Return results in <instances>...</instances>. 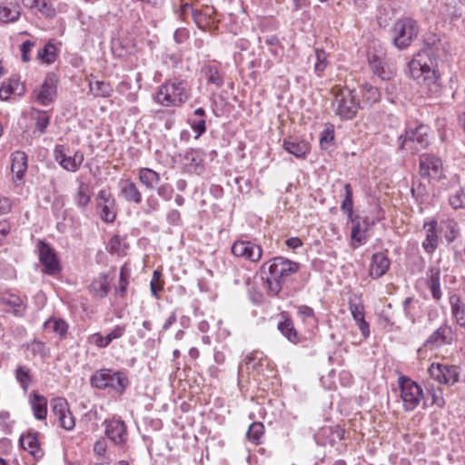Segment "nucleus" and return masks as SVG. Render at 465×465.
<instances>
[{"mask_svg":"<svg viewBox=\"0 0 465 465\" xmlns=\"http://www.w3.org/2000/svg\"><path fill=\"white\" fill-rule=\"evenodd\" d=\"M450 51V45L443 39L429 43L409 63V70L413 79L428 87L429 92H440L439 76L436 73L437 59L444 57Z\"/></svg>","mask_w":465,"mask_h":465,"instance_id":"obj_1","label":"nucleus"},{"mask_svg":"<svg viewBox=\"0 0 465 465\" xmlns=\"http://www.w3.org/2000/svg\"><path fill=\"white\" fill-rule=\"evenodd\" d=\"M262 268H267L270 274L266 280L269 292L272 295H277L282 291L283 284L299 271L300 264L278 256L264 262Z\"/></svg>","mask_w":465,"mask_h":465,"instance_id":"obj_2","label":"nucleus"},{"mask_svg":"<svg viewBox=\"0 0 465 465\" xmlns=\"http://www.w3.org/2000/svg\"><path fill=\"white\" fill-rule=\"evenodd\" d=\"M331 93L333 94L331 109L334 114L342 121L356 117L361 104L355 91L346 86H334Z\"/></svg>","mask_w":465,"mask_h":465,"instance_id":"obj_3","label":"nucleus"},{"mask_svg":"<svg viewBox=\"0 0 465 465\" xmlns=\"http://www.w3.org/2000/svg\"><path fill=\"white\" fill-rule=\"evenodd\" d=\"M189 97L187 83L178 78H173L163 84L155 95L157 104L165 106H180Z\"/></svg>","mask_w":465,"mask_h":465,"instance_id":"obj_4","label":"nucleus"},{"mask_svg":"<svg viewBox=\"0 0 465 465\" xmlns=\"http://www.w3.org/2000/svg\"><path fill=\"white\" fill-rule=\"evenodd\" d=\"M92 386L97 389H112L123 393L129 384L127 377L121 371L111 369H101L96 371L90 379Z\"/></svg>","mask_w":465,"mask_h":465,"instance_id":"obj_5","label":"nucleus"},{"mask_svg":"<svg viewBox=\"0 0 465 465\" xmlns=\"http://www.w3.org/2000/svg\"><path fill=\"white\" fill-rule=\"evenodd\" d=\"M398 388L404 411H412L415 410L423 398L422 388L406 376L399 377Z\"/></svg>","mask_w":465,"mask_h":465,"instance_id":"obj_6","label":"nucleus"},{"mask_svg":"<svg viewBox=\"0 0 465 465\" xmlns=\"http://www.w3.org/2000/svg\"><path fill=\"white\" fill-rule=\"evenodd\" d=\"M419 33V26L415 20L410 17L399 19L393 26V41L400 49L409 46Z\"/></svg>","mask_w":465,"mask_h":465,"instance_id":"obj_7","label":"nucleus"},{"mask_svg":"<svg viewBox=\"0 0 465 465\" xmlns=\"http://www.w3.org/2000/svg\"><path fill=\"white\" fill-rule=\"evenodd\" d=\"M105 436L117 447L124 448L128 441L125 422L120 417L106 419L103 422Z\"/></svg>","mask_w":465,"mask_h":465,"instance_id":"obj_8","label":"nucleus"},{"mask_svg":"<svg viewBox=\"0 0 465 465\" xmlns=\"http://www.w3.org/2000/svg\"><path fill=\"white\" fill-rule=\"evenodd\" d=\"M54 158L55 162L65 171L76 173L83 162L84 153L80 151L74 152V155L66 153V148L63 144H56L54 149Z\"/></svg>","mask_w":465,"mask_h":465,"instance_id":"obj_9","label":"nucleus"},{"mask_svg":"<svg viewBox=\"0 0 465 465\" xmlns=\"http://www.w3.org/2000/svg\"><path fill=\"white\" fill-rule=\"evenodd\" d=\"M430 376L440 384L453 385L459 381V368L454 365L432 363L428 370Z\"/></svg>","mask_w":465,"mask_h":465,"instance_id":"obj_10","label":"nucleus"},{"mask_svg":"<svg viewBox=\"0 0 465 465\" xmlns=\"http://www.w3.org/2000/svg\"><path fill=\"white\" fill-rule=\"evenodd\" d=\"M100 217L105 223H113L116 217L115 201L108 189H102L95 198Z\"/></svg>","mask_w":465,"mask_h":465,"instance_id":"obj_11","label":"nucleus"},{"mask_svg":"<svg viewBox=\"0 0 465 465\" xmlns=\"http://www.w3.org/2000/svg\"><path fill=\"white\" fill-rule=\"evenodd\" d=\"M232 252L236 257L257 262L262 258V249L260 245L250 241L238 240L232 244Z\"/></svg>","mask_w":465,"mask_h":465,"instance_id":"obj_12","label":"nucleus"},{"mask_svg":"<svg viewBox=\"0 0 465 465\" xmlns=\"http://www.w3.org/2000/svg\"><path fill=\"white\" fill-rule=\"evenodd\" d=\"M51 407L53 414L57 418L62 428L66 430H71L74 428V418L69 410V406L65 399H54L51 402Z\"/></svg>","mask_w":465,"mask_h":465,"instance_id":"obj_13","label":"nucleus"},{"mask_svg":"<svg viewBox=\"0 0 465 465\" xmlns=\"http://www.w3.org/2000/svg\"><path fill=\"white\" fill-rule=\"evenodd\" d=\"M420 173L422 177L440 180L443 174V164L441 160L431 154L420 155Z\"/></svg>","mask_w":465,"mask_h":465,"instance_id":"obj_14","label":"nucleus"},{"mask_svg":"<svg viewBox=\"0 0 465 465\" xmlns=\"http://www.w3.org/2000/svg\"><path fill=\"white\" fill-rule=\"evenodd\" d=\"M56 96V81L53 75L45 77L43 84L33 92L34 100L41 105L52 104Z\"/></svg>","mask_w":465,"mask_h":465,"instance_id":"obj_15","label":"nucleus"},{"mask_svg":"<svg viewBox=\"0 0 465 465\" xmlns=\"http://www.w3.org/2000/svg\"><path fill=\"white\" fill-rule=\"evenodd\" d=\"M428 127L422 124L415 127L414 129L409 128L406 130L404 135L400 136V140L403 139L401 147L405 148L408 143H417L418 146H410V149L418 150L424 148L429 144Z\"/></svg>","mask_w":465,"mask_h":465,"instance_id":"obj_16","label":"nucleus"},{"mask_svg":"<svg viewBox=\"0 0 465 465\" xmlns=\"http://www.w3.org/2000/svg\"><path fill=\"white\" fill-rule=\"evenodd\" d=\"M38 252L39 260L44 266V272L50 275L58 273L61 268L54 250L48 244L39 242Z\"/></svg>","mask_w":465,"mask_h":465,"instance_id":"obj_17","label":"nucleus"},{"mask_svg":"<svg viewBox=\"0 0 465 465\" xmlns=\"http://www.w3.org/2000/svg\"><path fill=\"white\" fill-rule=\"evenodd\" d=\"M352 223L351 232V245L353 248L364 244L367 242L365 233L370 230L373 222H371L368 217L360 218L359 216L350 219Z\"/></svg>","mask_w":465,"mask_h":465,"instance_id":"obj_18","label":"nucleus"},{"mask_svg":"<svg viewBox=\"0 0 465 465\" xmlns=\"http://www.w3.org/2000/svg\"><path fill=\"white\" fill-rule=\"evenodd\" d=\"M349 310L362 336L368 338L370 336V326L365 321L364 305L360 297L355 296L349 300Z\"/></svg>","mask_w":465,"mask_h":465,"instance_id":"obj_19","label":"nucleus"},{"mask_svg":"<svg viewBox=\"0 0 465 465\" xmlns=\"http://www.w3.org/2000/svg\"><path fill=\"white\" fill-rule=\"evenodd\" d=\"M453 340V331L448 324H442L434 331L426 340L424 346L436 349L442 345L450 344Z\"/></svg>","mask_w":465,"mask_h":465,"instance_id":"obj_20","label":"nucleus"},{"mask_svg":"<svg viewBox=\"0 0 465 465\" xmlns=\"http://www.w3.org/2000/svg\"><path fill=\"white\" fill-rule=\"evenodd\" d=\"M438 223L436 220H430L424 223L423 231L425 233V239L421 245L423 250L429 253H433L439 246V234H438Z\"/></svg>","mask_w":465,"mask_h":465,"instance_id":"obj_21","label":"nucleus"},{"mask_svg":"<svg viewBox=\"0 0 465 465\" xmlns=\"http://www.w3.org/2000/svg\"><path fill=\"white\" fill-rule=\"evenodd\" d=\"M183 168L188 173H203L204 164L201 152L193 149L187 151L183 156Z\"/></svg>","mask_w":465,"mask_h":465,"instance_id":"obj_22","label":"nucleus"},{"mask_svg":"<svg viewBox=\"0 0 465 465\" xmlns=\"http://www.w3.org/2000/svg\"><path fill=\"white\" fill-rule=\"evenodd\" d=\"M391 262L383 252H376L371 256L370 276L378 279L383 276L389 270Z\"/></svg>","mask_w":465,"mask_h":465,"instance_id":"obj_23","label":"nucleus"},{"mask_svg":"<svg viewBox=\"0 0 465 465\" xmlns=\"http://www.w3.org/2000/svg\"><path fill=\"white\" fill-rule=\"evenodd\" d=\"M19 441L22 448L34 458L39 460L44 456V450L40 447L36 432H27L21 435Z\"/></svg>","mask_w":465,"mask_h":465,"instance_id":"obj_24","label":"nucleus"},{"mask_svg":"<svg viewBox=\"0 0 465 465\" xmlns=\"http://www.w3.org/2000/svg\"><path fill=\"white\" fill-rule=\"evenodd\" d=\"M121 195L127 201L139 204L142 203V193L136 184L129 180H122L119 183Z\"/></svg>","mask_w":465,"mask_h":465,"instance_id":"obj_25","label":"nucleus"},{"mask_svg":"<svg viewBox=\"0 0 465 465\" xmlns=\"http://www.w3.org/2000/svg\"><path fill=\"white\" fill-rule=\"evenodd\" d=\"M111 289V281L106 274H100L94 279L89 286V291L94 297L104 298Z\"/></svg>","mask_w":465,"mask_h":465,"instance_id":"obj_26","label":"nucleus"},{"mask_svg":"<svg viewBox=\"0 0 465 465\" xmlns=\"http://www.w3.org/2000/svg\"><path fill=\"white\" fill-rule=\"evenodd\" d=\"M283 148L297 158H305L310 152V144L305 141L288 139L283 142Z\"/></svg>","mask_w":465,"mask_h":465,"instance_id":"obj_27","label":"nucleus"},{"mask_svg":"<svg viewBox=\"0 0 465 465\" xmlns=\"http://www.w3.org/2000/svg\"><path fill=\"white\" fill-rule=\"evenodd\" d=\"M27 170V156L25 153L17 151L12 154L11 171L18 180L23 179Z\"/></svg>","mask_w":465,"mask_h":465,"instance_id":"obj_28","label":"nucleus"},{"mask_svg":"<svg viewBox=\"0 0 465 465\" xmlns=\"http://www.w3.org/2000/svg\"><path fill=\"white\" fill-rule=\"evenodd\" d=\"M450 304L451 308V315L455 319L457 324L465 328V304L457 294H452L450 297Z\"/></svg>","mask_w":465,"mask_h":465,"instance_id":"obj_29","label":"nucleus"},{"mask_svg":"<svg viewBox=\"0 0 465 465\" xmlns=\"http://www.w3.org/2000/svg\"><path fill=\"white\" fill-rule=\"evenodd\" d=\"M21 15L20 6L17 4L0 3V22L12 23L16 21Z\"/></svg>","mask_w":465,"mask_h":465,"instance_id":"obj_30","label":"nucleus"},{"mask_svg":"<svg viewBox=\"0 0 465 465\" xmlns=\"http://www.w3.org/2000/svg\"><path fill=\"white\" fill-rule=\"evenodd\" d=\"M34 415L37 420H43L47 415V400L45 397L34 392L30 399Z\"/></svg>","mask_w":465,"mask_h":465,"instance_id":"obj_31","label":"nucleus"},{"mask_svg":"<svg viewBox=\"0 0 465 465\" xmlns=\"http://www.w3.org/2000/svg\"><path fill=\"white\" fill-rule=\"evenodd\" d=\"M369 64L372 72L382 80H389L392 75V71L385 69L383 59L376 54L369 56Z\"/></svg>","mask_w":465,"mask_h":465,"instance_id":"obj_32","label":"nucleus"},{"mask_svg":"<svg viewBox=\"0 0 465 465\" xmlns=\"http://www.w3.org/2000/svg\"><path fill=\"white\" fill-rule=\"evenodd\" d=\"M278 330L289 341L294 344H297L302 341L301 336L295 330L291 319H285L282 322H279Z\"/></svg>","mask_w":465,"mask_h":465,"instance_id":"obj_33","label":"nucleus"},{"mask_svg":"<svg viewBox=\"0 0 465 465\" xmlns=\"http://www.w3.org/2000/svg\"><path fill=\"white\" fill-rule=\"evenodd\" d=\"M131 278V267L128 263H124L120 269L118 284L115 287V292L120 297H125L127 287Z\"/></svg>","mask_w":465,"mask_h":465,"instance_id":"obj_34","label":"nucleus"},{"mask_svg":"<svg viewBox=\"0 0 465 465\" xmlns=\"http://www.w3.org/2000/svg\"><path fill=\"white\" fill-rule=\"evenodd\" d=\"M91 198L92 193L89 185L84 183H81L78 185L77 191L74 196V203L79 208H84L91 202Z\"/></svg>","mask_w":465,"mask_h":465,"instance_id":"obj_35","label":"nucleus"},{"mask_svg":"<svg viewBox=\"0 0 465 465\" xmlns=\"http://www.w3.org/2000/svg\"><path fill=\"white\" fill-rule=\"evenodd\" d=\"M23 4L28 8L37 9L46 16L53 17L55 15V11L49 0H23Z\"/></svg>","mask_w":465,"mask_h":465,"instance_id":"obj_36","label":"nucleus"},{"mask_svg":"<svg viewBox=\"0 0 465 465\" xmlns=\"http://www.w3.org/2000/svg\"><path fill=\"white\" fill-rule=\"evenodd\" d=\"M139 180L148 189H153L160 181V174L150 168L139 170Z\"/></svg>","mask_w":465,"mask_h":465,"instance_id":"obj_37","label":"nucleus"},{"mask_svg":"<svg viewBox=\"0 0 465 465\" xmlns=\"http://www.w3.org/2000/svg\"><path fill=\"white\" fill-rule=\"evenodd\" d=\"M0 302L2 304L13 309V312L15 315H20L22 313L23 301L16 294L10 292L2 293L0 296Z\"/></svg>","mask_w":465,"mask_h":465,"instance_id":"obj_38","label":"nucleus"},{"mask_svg":"<svg viewBox=\"0 0 465 465\" xmlns=\"http://www.w3.org/2000/svg\"><path fill=\"white\" fill-rule=\"evenodd\" d=\"M31 117L35 122V130L40 134H44L50 122V115L47 112L33 109Z\"/></svg>","mask_w":465,"mask_h":465,"instance_id":"obj_39","label":"nucleus"},{"mask_svg":"<svg viewBox=\"0 0 465 465\" xmlns=\"http://www.w3.org/2000/svg\"><path fill=\"white\" fill-rule=\"evenodd\" d=\"M90 92L96 97H109L113 94V87L104 81H92L89 83Z\"/></svg>","mask_w":465,"mask_h":465,"instance_id":"obj_40","label":"nucleus"},{"mask_svg":"<svg viewBox=\"0 0 465 465\" xmlns=\"http://www.w3.org/2000/svg\"><path fill=\"white\" fill-rule=\"evenodd\" d=\"M115 341L109 332L103 334L102 332H95L91 334L87 341L88 343L96 346L99 349H104L110 345L111 342Z\"/></svg>","mask_w":465,"mask_h":465,"instance_id":"obj_41","label":"nucleus"},{"mask_svg":"<svg viewBox=\"0 0 465 465\" xmlns=\"http://www.w3.org/2000/svg\"><path fill=\"white\" fill-rule=\"evenodd\" d=\"M56 47L54 45L48 43L38 51L37 58L47 64L54 63L56 59Z\"/></svg>","mask_w":465,"mask_h":465,"instance_id":"obj_42","label":"nucleus"},{"mask_svg":"<svg viewBox=\"0 0 465 465\" xmlns=\"http://www.w3.org/2000/svg\"><path fill=\"white\" fill-rule=\"evenodd\" d=\"M341 208L347 213L349 219L353 217L352 188L350 183H346L344 185V199L341 203Z\"/></svg>","mask_w":465,"mask_h":465,"instance_id":"obj_43","label":"nucleus"},{"mask_svg":"<svg viewBox=\"0 0 465 465\" xmlns=\"http://www.w3.org/2000/svg\"><path fill=\"white\" fill-rule=\"evenodd\" d=\"M46 330L52 331L59 335H64L67 332L68 325L62 319L50 318L45 324Z\"/></svg>","mask_w":465,"mask_h":465,"instance_id":"obj_44","label":"nucleus"},{"mask_svg":"<svg viewBox=\"0 0 465 465\" xmlns=\"http://www.w3.org/2000/svg\"><path fill=\"white\" fill-rule=\"evenodd\" d=\"M428 287L430 290L431 295L433 299L436 301L440 300L442 293L440 290V271L436 270L435 272H431V275L428 280Z\"/></svg>","mask_w":465,"mask_h":465,"instance_id":"obj_45","label":"nucleus"},{"mask_svg":"<svg viewBox=\"0 0 465 465\" xmlns=\"http://www.w3.org/2000/svg\"><path fill=\"white\" fill-rule=\"evenodd\" d=\"M334 141V126L331 124H325L324 129L320 135V146L323 150H327Z\"/></svg>","mask_w":465,"mask_h":465,"instance_id":"obj_46","label":"nucleus"},{"mask_svg":"<svg viewBox=\"0 0 465 465\" xmlns=\"http://www.w3.org/2000/svg\"><path fill=\"white\" fill-rule=\"evenodd\" d=\"M362 97L366 103L372 104L380 100L381 93L377 87L366 83L362 85Z\"/></svg>","mask_w":465,"mask_h":465,"instance_id":"obj_47","label":"nucleus"},{"mask_svg":"<svg viewBox=\"0 0 465 465\" xmlns=\"http://www.w3.org/2000/svg\"><path fill=\"white\" fill-rule=\"evenodd\" d=\"M203 73L209 84H214L218 88L223 84V77L216 67L212 65L206 66L203 68Z\"/></svg>","mask_w":465,"mask_h":465,"instance_id":"obj_48","label":"nucleus"},{"mask_svg":"<svg viewBox=\"0 0 465 465\" xmlns=\"http://www.w3.org/2000/svg\"><path fill=\"white\" fill-rule=\"evenodd\" d=\"M263 433V424L262 422H253L249 427V430L247 431V438L254 444H260Z\"/></svg>","mask_w":465,"mask_h":465,"instance_id":"obj_49","label":"nucleus"},{"mask_svg":"<svg viewBox=\"0 0 465 465\" xmlns=\"http://www.w3.org/2000/svg\"><path fill=\"white\" fill-rule=\"evenodd\" d=\"M29 371V369L25 366L18 367L15 371V378L25 391H27L31 382V376Z\"/></svg>","mask_w":465,"mask_h":465,"instance_id":"obj_50","label":"nucleus"},{"mask_svg":"<svg viewBox=\"0 0 465 465\" xmlns=\"http://www.w3.org/2000/svg\"><path fill=\"white\" fill-rule=\"evenodd\" d=\"M450 204L455 208H465V185L450 196Z\"/></svg>","mask_w":465,"mask_h":465,"instance_id":"obj_51","label":"nucleus"},{"mask_svg":"<svg viewBox=\"0 0 465 465\" xmlns=\"http://www.w3.org/2000/svg\"><path fill=\"white\" fill-rule=\"evenodd\" d=\"M316 63L314 65L315 73L320 76L328 65L327 54L323 50L316 49Z\"/></svg>","mask_w":465,"mask_h":465,"instance_id":"obj_52","label":"nucleus"},{"mask_svg":"<svg viewBox=\"0 0 465 465\" xmlns=\"http://www.w3.org/2000/svg\"><path fill=\"white\" fill-rule=\"evenodd\" d=\"M18 85L17 81L4 82L0 87V99L7 100L11 94L15 93Z\"/></svg>","mask_w":465,"mask_h":465,"instance_id":"obj_53","label":"nucleus"},{"mask_svg":"<svg viewBox=\"0 0 465 465\" xmlns=\"http://www.w3.org/2000/svg\"><path fill=\"white\" fill-rule=\"evenodd\" d=\"M427 392L431 396V404H435L440 408H442L445 405V400L441 388L430 386L427 388Z\"/></svg>","mask_w":465,"mask_h":465,"instance_id":"obj_54","label":"nucleus"},{"mask_svg":"<svg viewBox=\"0 0 465 465\" xmlns=\"http://www.w3.org/2000/svg\"><path fill=\"white\" fill-rule=\"evenodd\" d=\"M162 273L159 271H154L150 282V289L153 296L158 298V293L163 290V283L161 282Z\"/></svg>","mask_w":465,"mask_h":465,"instance_id":"obj_55","label":"nucleus"},{"mask_svg":"<svg viewBox=\"0 0 465 465\" xmlns=\"http://www.w3.org/2000/svg\"><path fill=\"white\" fill-rule=\"evenodd\" d=\"M297 313H298L299 317L304 322H306V321H312L313 322H316L313 310L307 305H300L298 307Z\"/></svg>","mask_w":465,"mask_h":465,"instance_id":"obj_56","label":"nucleus"},{"mask_svg":"<svg viewBox=\"0 0 465 465\" xmlns=\"http://www.w3.org/2000/svg\"><path fill=\"white\" fill-rule=\"evenodd\" d=\"M191 128L196 133V138L200 137L206 131L204 118H194L190 120Z\"/></svg>","mask_w":465,"mask_h":465,"instance_id":"obj_57","label":"nucleus"},{"mask_svg":"<svg viewBox=\"0 0 465 465\" xmlns=\"http://www.w3.org/2000/svg\"><path fill=\"white\" fill-rule=\"evenodd\" d=\"M245 361V363L249 369L252 368L259 371L258 366H262V353L258 351L252 353L250 356H247Z\"/></svg>","mask_w":465,"mask_h":465,"instance_id":"obj_58","label":"nucleus"},{"mask_svg":"<svg viewBox=\"0 0 465 465\" xmlns=\"http://www.w3.org/2000/svg\"><path fill=\"white\" fill-rule=\"evenodd\" d=\"M173 187L168 183L162 184L157 188L158 195L165 201L171 200L173 196Z\"/></svg>","mask_w":465,"mask_h":465,"instance_id":"obj_59","label":"nucleus"},{"mask_svg":"<svg viewBox=\"0 0 465 465\" xmlns=\"http://www.w3.org/2000/svg\"><path fill=\"white\" fill-rule=\"evenodd\" d=\"M109 251L111 252H115L117 254H121L123 252L122 247H121V238L117 235L111 238L109 244Z\"/></svg>","mask_w":465,"mask_h":465,"instance_id":"obj_60","label":"nucleus"},{"mask_svg":"<svg viewBox=\"0 0 465 465\" xmlns=\"http://www.w3.org/2000/svg\"><path fill=\"white\" fill-rule=\"evenodd\" d=\"M191 17L193 18V20L194 21V23L196 24V25L199 28H201V29L204 28L206 17L204 15L202 14V12L200 10L194 9Z\"/></svg>","mask_w":465,"mask_h":465,"instance_id":"obj_61","label":"nucleus"},{"mask_svg":"<svg viewBox=\"0 0 465 465\" xmlns=\"http://www.w3.org/2000/svg\"><path fill=\"white\" fill-rule=\"evenodd\" d=\"M35 45L33 42L30 40H26L21 45V53H22V59L24 62H28L30 60L29 53L32 49V47Z\"/></svg>","mask_w":465,"mask_h":465,"instance_id":"obj_62","label":"nucleus"},{"mask_svg":"<svg viewBox=\"0 0 465 465\" xmlns=\"http://www.w3.org/2000/svg\"><path fill=\"white\" fill-rule=\"evenodd\" d=\"M107 450V442L104 439H100L94 444V452L98 456H103Z\"/></svg>","mask_w":465,"mask_h":465,"instance_id":"obj_63","label":"nucleus"},{"mask_svg":"<svg viewBox=\"0 0 465 465\" xmlns=\"http://www.w3.org/2000/svg\"><path fill=\"white\" fill-rule=\"evenodd\" d=\"M110 335L114 339L118 340L121 339L126 332V327L125 325H115L113 329H111L109 331Z\"/></svg>","mask_w":465,"mask_h":465,"instance_id":"obj_64","label":"nucleus"}]
</instances>
